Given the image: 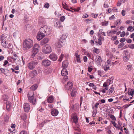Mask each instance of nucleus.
<instances>
[{"label": "nucleus", "instance_id": "nucleus-24", "mask_svg": "<svg viewBox=\"0 0 134 134\" xmlns=\"http://www.w3.org/2000/svg\"><path fill=\"white\" fill-rule=\"evenodd\" d=\"M34 93L33 91H30L28 94L27 97L28 98L34 96Z\"/></svg>", "mask_w": 134, "mask_h": 134}, {"label": "nucleus", "instance_id": "nucleus-60", "mask_svg": "<svg viewBox=\"0 0 134 134\" xmlns=\"http://www.w3.org/2000/svg\"><path fill=\"white\" fill-rule=\"evenodd\" d=\"M83 59L84 62H86L87 60V58L86 56H84L83 58Z\"/></svg>", "mask_w": 134, "mask_h": 134}, {"label": "nucleus", "instance_id": "nucleus-36", "mask_svg": "<svg viewBox=\"0 0 134 134\" xmlns=\"http://www.w3.org/2000/svg\"><path fill=\"white\" fill-rule=\"evenodd\" d=\"M111 123L116 128H118V126L117 125H116L115 123V122L114 121H111Z\"/></svg>", "mask_w": 134, "mask_h": 134}, {"label": "nucleus", "instance_id": "nucleus-32", "mask_svg": "<svg viewBox=\"0 0 134 134\" xmlns=\"http://www.w3.org/2000/svg\"><path fill=\"white\" fill-rule=\"evenodd\" d=\"M128 94L129 95L132 96L134 94V91L133 90L131 89L129 90L128 92Z\"/></svg>", "mask_w": 134, "mask_h": 134}, {"label": "nucleus", "instance_id": "nucleus-14", "mask_svg": "<svg viewBox=\"0 0 134 134\" xmlns=\"http://www.w3.org/2000/svg\"><path fill=\"white\" fill-rule=\"evenodd\" d=\"M130 56L127 54L125 53L123 55V60L125 62H127L129 59Z\"/></svg>", "mask_w": 134, "mask_h": 134}, {"label": "nucleus", "instance_id": "nucleus-59", "mask_svg": "<svg viewBox=\"0 0 134 134\" xmlns=\"http://www.w3.org/2000/svg\"><path fill=\"white\" fill-rule=\"evenodd\" d=\"M106 64L109 65L111 64V61L110 60H108L107 61Z\"/></svg>", "mask_w": 134, "mask_h": 134}, {"label": "nucleus", "instance_id": "nucleus-57", "mask_svg": "<svg viewBox=\"0 0 134 134\" xmlns=\"http://www.w3.org/2000/svg\"><path fill=\"white\" fill-rule=\"evenodd\" d=\"M38 59L40 60H42L43 59V56H38Z\"/></svg>", "mask_w": 134, "mask_h": 134}, {"label": "nucleus", "instance_id": "nucleus-18", "mask_svg": "<svg viewBox=\"0 0 134 134\" xmlns=\"http://www.w3.org/2000/svg\"><path fill=\"white\" fill-rule=\"evenodd\" d=\"M6 105L7 110L8 111H10L12 108L11 103L9 101H7L6 102Z\"/></svg>", "mask_w": 134, "mask_h": 134}, {"label": "nucleus", "instance_id": "nucleus-34", "mask_svg": "<svg viewBox=\"0 0 134 134\" xmlns=\"http://www.w3.org/2000/svg\"><path fill=\"white\" fill-rule=\"evenodd\" d=\"M116 26H118L121 24V21L120 19L116 21Z\"/></svg>", "mask_w": 134, "mask_h": 134}, {"label": "nucleus", "instance_id": "nucleus-9", "mask_svg": "<svg viewBox=\"0 0 134 134\" xmlns=\"http://www.w3.org/2000/svg\"><path fill=\"white\" fill-rule=\"evenodd\" d=\"M24 111L26 112H28L30 109V105L28 103H26L24 104Z\"/></svg>", "mask_w": 134, "mask_h": 134}, {"label": "nucleus", "instance_id": "nucleus-44", "mask_svg": "<svg viewBox=\"0 0 134 134\" xmlns=\"http://www.w3.org/2000/svg\"><path fill=\"white\" fill-rule=\"evenodd\" d=\"M133 28V27L132 26H129L127 28V30L128 31H130Z\"/></svg>", "mask_w": 134, "mask_h": 134}, {"label": "nucleus", "instance_id": "nucleus-48", "mask_svg": "<svg viewBox=\"0 0 134 134\" xmlns=\"http://www.w3.org/2000/svg\"><path fill=\"white\" fill-rule=\"evenodd\" d=\"M106 3L107 2L106 1H105L104 4V7L106 8H108L109 7L108 5Z\"/></svg>", "mask_w": 134, "mask_h": 134}, {"label": "nucleus", "instance_id": "nucleus-17", "mask_svg": "<svg viewBox=\"0 0 134 134\" xmlns=\"http://www.w3.org/2000/svg\"><path fill=\"white\" fill-rule=\"evenodd\" d=\"M72 121L75 124H77L78 122V118L76 115L75 114L72 115Z\"/></svg>", "mask_w": 134, "mask_h": 134}, {"label": "nucleus", "instance_id": "nucleus-28", "mask_svg": "<svg viewBox=\"0 0 134 134\" xmlns=\"http://www.w3.org/2000/svg\"><path fill=\"white\" fill-rule=\"evenodd\" d=\"M67 36V35H66L64 34L63 35L62 37H60V39L59 40L61 41H63V40H65Z\"/></svg>", "mask_w": 134, "mask_h": 134}, {"label": "nucleus", "instance_id": "nucleus-16", "mask_svg": "<svg viewBox=\"0 0 134 134\" xmlns=\"http://www.w3.org/2000/svg\"><path fill=\"white\" fill-rule=\"evenodd\" d=\"M96 63L98 66H100V57L99 55H97L95 59Z\"/></svg>", "mask_w": 134, "mask_h": 134}, {"label": "nucleus", "instance_id": "nucleus-13", "mask_svg": "<svg viewBox=\"0 0 134 134\" xmlns=\"http://www.w3.org/2000/svg\"><path fill=\"white\" fill-rule=\"evenodd\" d=\"M63 43L62 41H61L59 40L55 44L56 46L58 48L62 47L63 45Z\"/></svg>", "mask_w": 134, "mask_h": 134}, {"label": "nucleus", "instance_id": "nucleus-1", "mask_svg": "<svg viewBox=\"0 0 134 134\" xmlns=\"http://www.w3.org/2000/svg\"><path fill=\"white\" fill-rule=\"evenodd\" d=\"M51 32L50 28L46 25L41 27L40 29L37 36V40L39 41L47 34L49 35Z\"/></svg>", "mask_w": 134, "mask_h": 134}, {"label": "nucleus", "instance_id": "nucleus-7", "mask_svg": "<svg viewBox=\"0 0 134 134\" xmlns=\"http://www.w3.org/2000/svg\"><path fill=\"white\" fill-rule=\"evenodd\" d=\"M51 64V62L48 59L44 60L42 63V65L45 66H49Z\"/></svg>", "mask_w": 134, "mask_h": 134}, {"label": "nucleus", "instance_id": "nucleus-23", "mask_svg": "<svg viewBox=\"0 0 134 134\" xmlns=\"http://www.w3.org/2000/svg\"><path fill=\"white\" fill-rule=\"evenodd\" d=\"M38 86V85L37 84L33 85L31 87H30V89L32 90V91L35 90L36 89Z\"/></svg>", "mask_w": 134, "mask_h": 134}, {"label": "nucleus", "instance_id": "nucleus-51", "mask_svg": "<svg viewBox=\"0 0 134 134\" xmlns=\"http://www.w3.org/2000/svg\"><path fill=\"white\" fill-rule=\"evenodd\" d=\"M49 121H50L49 120H45L42 123V125H44V124H45V123H46L48 122Z\"/></svg>", "mask_w": 134, "mask_h": 134}, {"label": "nucleus", "instance_id": "nucleus-53", "mask_svg": "<svg viewBox=\"0 0 134 134\" xmlns=\"http://www.w3.org/2000/svg\"><path fill=\"white\" fill-rule=\"evenodd\" d=\"M121 14L123 16L125 15V10H122L121 12Z\"/></svg>", "mask_w": 134, "mask_h": 134}, {"label": "nucleus", "instance_id": "nucleus-8", "mask_svg": "<svg viewBox=\"0 0 134 134\" xmlns=\"http://www.w3.org/2000/svg\"><path fill=\"white\" fill-rule=\"evenodd\" d=\"M73 87L72 83L70 81L68 82L67 84L65 86V88L66 89L70 90Z\"/></svg>", "mask_w": 134, "mask_h": 134}, {"label": "nucleus", "instance_id": "nucleus-27", "mask_svg": "<svg viewBox=\"0 0 134 134\" xmlns=\"http://www.w3.org/2000/svg\"><path fill=\"white\" fill-rule=\"evenodd\" d=\"M103 68L105 71H107L109 69V65L106 64L104 66H103Z\"/></svg>", "mask_w": 134, "mask_h": 134}, {"label": "nucleus", "instance_id": "nucleus-29", "mask_svg": "<svg viewBox=\"0 0 134 134\" xmlns=\"http://www.w3.org/2000/svg\"><path fill=\"white\" fill-rule=\"evenodd\" d=\"M106 55L110 58H113V55L111 53L109 52L106 53Z\"/></svg>", "mask_w": 134, "mask_h": 134}, {"label": "nucleus", "instance_id": "nucleus-12", "mask_svg": "<svg viewBox=\"0 0 134 134\" xmlns=\"http://www.w3.org/2000/svg\"><path fill=\"white\" fill-rule=\"evenodd\" d=\"M51 60L53 61H56L57 59V56L54 54H51L49 56Z\"/></svg>", "mask_w": 134, "mask_h": 134}, {"label": "nucleus", "instance_id": "nucleus-63", "mask_svg": "<svg viewBox=\"0 0 134 134\" xmlns=\"http://www.w3.org/2000/svg\"><path fill=\"white\" fill-rule=\"evenodd\" d=\"M11 59H13V58L12 57H8L7 58V60L9 61H11Z\"/></svg>", "mask_w": 134, "mask_h": 134}, {"label": "nucleus", "instance_id": "nucleus-41", "mask_svg": "<svg viewBox=\"0 0 134 134\" xmlns=\"http://www.w3.org/2000/svg\"><path fill=\"white\" fill-rule=\"evenodd\" d=\"M13 55L14 58H13V59L14 60H17L18 57L17 56L16 54L14 53Z\"/></svg>", "mask_w": 134, "mask_h": 134}, {"label": "nucleus", "instance_id": "nucleus-43", "mask_svg": "<svg viewBox=\"0 0 134 134\" xmlns=\"http://www.w3.org/2000/svg\"><path fill=\"white\" fill-rule=\"evenodd\" d=\"M49 6V3H46L44 5V7L47 8H48Z\"/></svg>", "mask_w": 134, "mask_h": 134}, {"label": "nucleus", "instance_id": "nucleus-22", "mask_svg": "<svg viewBox=\"0 0 134 134\" xmlns=\"http://www.w3.org/2000/svg\"><path fill=\"white\" fill-rule=\"evenodd\" d=\"M53 97L52 96H51L48 98L47 100L48 102L49 103H52L53 102Z\"/></svg>", "mask_w": 134, "mask_h": 134}, {"label": "nucleus", "instance_id": "nucleus-50", "mask_svg": "<svg viewBox=\"0 0 134 134\" xmlns=\"http://www.w3.org/2000/svg\"><path fill=\"white\" fill-rule=\"evenodd\" d=\"M126 40V39L124 38H121L120 40V42L122 43L124 42Z\"/></svg>", "mask_w": 134, "mask_h": 134}, {"label": "nucleus", "instance_id": "nucleus-39", "mask_svg": "<svg viewBox=\"0 0 134 134\" xmlns=\"http://www.w3.org/2000/svg\"><path fill=\"white\" fill-rule=\"evenodd\" d=\"M99 37L98 40V42L97 43V42L96 41V44L97 45H98V44H99V45H100V34H99Z\"/></svg>", "mask_w": 134, "mask_h": 134}, {"label": "nucleus", "instance_id": "nucleus-58", "mask_svg": "<svg viewBox=\"0 0 134 134\" xmlns=\"http://www.w3.org/2000/svg\"><path fill=\"white\" fill-rule=\"evenodd\" d=\"M117 38V37L116 36H113L112 38H111V39L113 40H115Z\"/></svg>", "mask_w": 134, "mask_h": 134}, {"label": "nucleus", "instance_id": "nucleus-15", "mask_svg": "<svg viewBox=\"0 0 134 134\" xmlns=\"http://www.w3.org/2000/svg\"><path fill=\"white\" fill-rule=\"evenodd\" d=\"M51 114L53 116H57L59 112L56 109H52L51 112Z\"/></svg>", "mask_w": 134, "mask_h": 134}, {"label": "nucleus", "instance_id": "nucleus-33", "mask_svg": "<svg viewBox=\"0 0 134 134\" xmlns=\"http://www.w3.org/2000/svg\"><path fill=\"white\" fill-rule=\"evenodd\" d=\"M111 80L110 79H108L107 80V81L105 82L104 83H106L107 85L109 86L110 84L111 83Z\"/></svg>", "mask_w": 134, "mask_h": 134}, {"label": "nucleus", "instance_id": "nucleus-42", "mask_svg": "<svg viewBox=\"0 0 134 134\" xmlns=\"http://www.w3.org/2000/svg\"><path fill=\"white\" fill-rule=\"evenodd\" d=\"M65 19V17L64 16H62L60 17V20L62 22H63Z\"/></svg>", "mask_w": 134, "mask_h": 134}, {"label": "nucleus", "instance_id": "nucleus-25", "mask_svg": "<svg viewBox=\"0 0 134 134\" xmlns=\"http://www.w3.org/2000/svg\"><path fill=\"white\" fill-rule=\"evenodd\" d=\"M114 87H113V85H112L107 92L109 94L112 93L114 91Z\"/></svg>", "mask_w": 134, "mask_h": 134}, {"label": "nucleus", "instance_id": "nucleus-20", "mask_svg": "<svg viewBox=\"0 0 134 134\" xmlns=\"http://www.w3.org/2000/svg\"><path fill=\"white\" fill-rule=\"evenodd\" d=\"M68 63L67 60L64 61L62 63V67L63 69H66L68 67Z\"/></svg>", "mask_w": 134, "mask_h": 134}, {"label": "nucleus", "instance_id": "nucleus-19", "mask_svg": "<svg viewBox=\"0 0 134 134\" xmlns=\"http://www.w3.org/2000/svg\"><path fill=\"white\" fill-rule=\"evenodd\" d=\"M60 22L58 20H56L54 22L55 26L57 28H58L60 26L61 27H63L62 25H60Z\"/></svg>", "mask_w": 134, "mask_h": 134}, {"label": "nucleus", "instance_id": "nucleus-26", "mask_svg": "<svg viewBox=\"0 0 134 134\" xmlns=\"http://www.w3.org/2000/svg\"><path fill=\"white\" fill-rule=\"evenodd\" d=\"M1 44L5 48H6L8 47L7 45L6 41L3 40H2V41Z\"/></svg>", "mask_w": 134, "mask_h": 134}, {"label": "nucleus", "instance_id": "nucleus-64", "mask_svg": "<svg viewBox=\"0 0 134 134\" xmlns=\"http://www.w3.org/2000/svg\"><path fill=\"white\" fill-rule=\"evenodd\" d=\"M20 134H26V132L25 131H22L20 132Z\"/></svg>", "mask_w": 134, "mask_h": 134}, {"label": "nucleus", "instance_id": "nucleus-61", "mask_svg": "<svg viewBox=\"0 0 134 134\" xmlns=\"http://www.w3.org/2000/svg\"><path fill=\"white\" fill-rule=\"evenodd\" d=\"M107 33L108 34V35L109 36H110L111 35H112L111 31L107 32Z\"/></svg>", "mask_w": 134, "mask_h": 134}, {"label": "nucleus", "instance_id": "nucleus-35", "mask_svg": "<svg viewBox=\"0 0 134 134\" xmlns=\"http://www.w3.org/2000/svg\"><path fill=\"white\" fill-rule=\"evenodd\" d=\"M64 56V55L62 53L59 57V59H58V61L60 62L62 60Z\"/></svg>", "mask_w": 134, "mask_h": 134}, {"label": "nucleus", "instance_id": "nucleus-46", "mask_svg": "<svg viewBox=\"0 0 134 134\" xmlns=\"http://www.w3.org/2000/svg\"><path fill=\"white\" fill-rule=\"evenodd\" d=\"M110 117L111 118L112 120H116V118L114 115H111L110 116Z\"/></svg>", "mask_w": 134, "mask_h": 134}, {"label": "nucleus", "instance_id": "nucleus-38", "mask_svg": "<svg viewBox=\"0 0 134 134\" xmlns=\"http://www.w3.org/2000/svg\"><path fill=\"white\" fill-rule=\"evenodd\" d=\"M132 65H128L127 66V68L128 70L130 71L132 69Z\"/></svg>", "mask_w": 134, "mask_h": 134}, {"label": "nucleus", "instance_id": "nucleus-4", "mask_svg": "<svg viewBox=\"0 0 134 134\" xmlns=\"http://www.w3.org/2000/svg\"><path fill=\"white\" fill-rule=\"evenodd\" d=\"M38 63V62L36 61H32L27 64V66L29 69L32 70L35 68Z\"/></svg>", "mask_w": 134, "mask_h": 134}, {"label": "nucleus", "instance_id": "nucleus-52", "mask_svg": "<svg viewBox=\"0 0 134 134\" xmlns=\"http://www.w3.org/2000/svg\"><path fill=\"white\" fill-rule=\"evenodd\" d=\"M8 63V61L7 60H5L4 61V63L3 65V66H5Z\"/></svg>", "mask_w": 134, "mask_h": 134}, {"label": "nucleus", "instance_id": "nucleus-56", "mask_svg": "<svg viewBox=\"0 0 134 134\" xmlns=\"http://www.w3.org/2000/svg\"><path fill=\"white\" fill-rule=\"evenodd\" d=\"M92 66H89L88 68V71L89 72H91L92 70V68H91Z\"/></svg>", "mask_w": 134, "mask_h": 134}, {"label": "nucleus", "instance_id": "nucleus-21", "mask_svg": "<svg viewBox=\"0 0 134 134\" xmlns=\"http://www.w3.org/2000/svg\"><path fill=\"white\" fill-rule=\"evenodd\" d=\"M77 90L75 88H74L72 91L71 92V94L72 97H74L75 96Z\"/></svg>", "mask_w": 134, "mask_h": 134}, {"label": "nucleus", "instance_id": "nucleus-37", "mask_svg": "<svg viewBox=\"0 0 134 134\" xmlns=\"http://www.w3.org/2000/svg\"><path fill=\"white\" fill-rule=\"evenodd\" d=\"M76 130L77 131V132H75L74 134H80V132L81 130L80 129L77 128Z\"/></svg>", "mask_w": 134, "mask_h": 134}, {"label": "nucleus", "instance_id": "nucleus-2", "mask_svg": "<svg viewBox=\"0 0 134 134\" xmlns=\"http://www.w3.org/2000/svg\"><path fill=\"white\" fill-rule=\"evenodd\" d=\"M33 45V41L30 39H26L23 42V47L26 49H28L31 48Z\"/></svg>", "mask_w": 134, "mask_h": 134}, {"label": "nucleus", "instance_id": "nucleus-5", "mask_svg": "<svg viewBox=\"0 0 134 134\" xmlns=\"http://www.w3.org/2000/svg\"><path fill=\"white\" fill-rule=\"evenodd\" d=\"M42 51L44 53L46 54L50 53L51 52V47L49 45H46L42 48Z\"/></svg>", "mask_w": 134, "mask_h": 134}, {"label": "nucleus", "instance_id": "nucleus-31", "mask_svg": "<svg viewBox=\"0 0 134 134\" xmlns=\"http://www.w3.org/2000/svg\"><path fill=\"white\" fill-rule=\"evenodd\" d=\"M21 118L23 120H24L26 119V114H23L21 116Z\"/></svg>", "mask_w": 134, "mask_h": 134}, {"label": "nucleus", "instance_id": "nucleus-11", "mask_svg": "<svg viewBox=\"0 0 134 134\" xmlns=\"http://www.w3.org/2000/svg\"><path fill=\"white\" fill-rule=\"evenodd\" d=\"M108 86L106 83H104L101 92L104 93H105L106 91L108 90Z\"/></svg>", "mask_w": 134, "mask_h": 134}, {"label": "nucleus", "instance_id": "nucleus-6", "mask_svg": "<svg viewBox=\"0 0 134 134\" xmlns=\"http://www.w3.org/2000/svg\"><path fill=\"white\" fill-rule=\"evenodd\" d=\"M68 74V71L65 69H63L61 72V75L62 76H64V79L67 81L68 79V77L66 75Z\"/></svg>", "mask_w": 134, "mask_h": 134}, {"label": "nucleus", "instance_id": "nucleus-47", "mask_svg": "<svg viewBox=\"0 0 134 134\" xmlns=\"http://www.w3.org/2000/svg\"><path fill=\"white\" fill-rule=\"evenodd\" d=\"M76 60L77 62H81V60L80 59V56H78V57H76Z\"/></svg>", "mask_w": 134, "mask_h": 134}, {"label": "nucleus", "instance_id": "nucleus-30", "mask_svg": "<svg viewBox=\"0 0 134 134\" xmlns=\"http://www.w3.org/2000/svg\"><path fill=\"white\" fill-rule=\"evenodd\" d=\"M48 41V38H45L43 40L42 42L43 43V44H45L47 43Z\"/></svg>", "mask_w": 134, "mask_h": 134}, {"label": "nucleus", "instance_id": "nucleus-49", "mask_svg": "<svg viewBox=\"0 0 134 134\" xmlns=\"http://www.w3.org/2000/svg\"><path fill=\"white\" fill-rule=\"evenodd\" d=\"M40 20V22L41 23H45V21L44 19H42L41 18V19H39Z\"/></svg>", "mask_w": 134, "mask_h": 134}, {"label": "nucleus", "instance_id": "nucleus-45", "mask_svg": "<svg viewBox=\"0 0 134 134\" xmlns=\"http://www.w3.org/2000/svg\"><path fill=\"white\" fill-rule=\"evenodd\" d=\"M126 35L124 31H123L122 32L121 34H120V36L121 37H124Z\"/></svg>", "mask_w": 134, "mask_h": 134}, {"label": "nucleus", "instance_id": "nucleus-62", "mask_svg": "<svg viewBox=\"0 0 134 134\" xmlns=\"http://www.w3.org/2000/svg\"><path fill=\"white\" fill-rule=\"evenodd\" d=\"M88 15H87V14H85L83 15L82 17L85 18L88 17Z\"/></svg>", "mask_w": 134, "mask_h": 134}, {"label": "nucleus", "instance_id": "nucleus-40", "mask_svg": "<svg viewBox=\"0 0 134 134\" xmlns=\"http://www.w3.org/2000/svg\"><path fill=\"white\" fill-rule=\"evenodd\" d=\"M124 45V43H120V44L119 45L118 47V48H122Z\"/></svg>", "mask_w": 134, "mask_h": 134}, {"label": "nucleus", "instance_id": "nucleus-3", "mask_svg": "<svg viewBox=\"0 0 134 134\" xmlns=\"http://www.w3.org/2000/svg\"><path fill=\"white\" fill-rule=\"evenodd\" d=\"M39 46L37 44H35L32 49L31 55L32 58H34L38 52Z\"/></svg>", "mask_w": 134, "mask_h": 134}, {"label": "nucleus", "instance_id": "nucleus-10", "mask_svg": "<svg viewBox=\"0 0 134 134\" xmlns=\"http://www.w3.org/2000/svg\"><path fill=\"white\" fill-rule=\"evenodd\" d=\"M29 101L32 104H35L36 103V99L34 96L29 97L28 98Z\"/></svg>", "mask_w": 134, "mask_h": 134}, {"label": "nucleus", "instance_id": "nucleus-54", "mask_svg": "<svg viewBox=\"0 0 134 134\" xmlns=\"http://www.w3.org/2000/svg\"><path fill=\"white\" fill-rule=\"evenodd\" d=\"M115 19V17L114 15H112L109 18V19L110 20H111L112 19Z\"/></svg>", "mask_w": 134, "mask_h": 134}, {"label": "nucleus", "instance_id": "nucleus-55", "mask_svg": "<svg viewBox=\"0 0 134 134\" xmlns=\"http://www.w3.org/2000/svg\"><path fill=\"white\" fill-rule=\"evenodd\" d=\"M32 73L34 75H35L37 74V72L36 70H34L32 71Z\"/></svg>", "mask_w": 134, "mask_h": 134}]
</instances>
